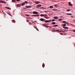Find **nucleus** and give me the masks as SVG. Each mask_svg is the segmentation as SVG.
Here are the masks:
<instances>
[{
	"mask_svg": "<svg viewBox=\"0 0 75 75\" xmlns=\"http://www.w3.org/2000/svg\"><path fill=\"white\" fill-rule=\"evenodd\" d=\"M40 16L41 17H45V16H46V17H47V16H48V15H47V14H40Z\"/></svg>",
	"mask_w": 75,
	"mask_h": 75,
	"instance_id": "nucleus-1",
	"label": "nucleus"
},
{
	"mask_svg": "<svg viewBox=\"0 0 75 75\" xmlns=\"http://www.w3.org/2000/svg\"><path fill=\"white\" fill-rule=\"evenodd\" d=\"M39 20L40 21H45V19H44L42 18H41Z\"/></svg>",
	"mask_w": 75,
	"mask_h": 75,
	"instance_id": "nucleus-2",
	"label": "nucleus"
},
{
	"mask_svg": "<svg viewBox=\"0 0 75 75\" xmlns=\"http://www.w3.org/2000/svg\"><path fill=\"white\" fill-rule=\"evenodd\" d=\"M33 14H38V13L37 12L34 11L33 12Z\"/></svg>",
	"mask_w": 75,
	"mask_h": 75,
	"instance_id": "nucleus-3",
	"label": "nucleus"
},
{
	"mask_svg": "<svg viewBox=\"0 0 75 75\" xmlns=\"http://www.w3.org/2000/svg\"><path fill=\"white\" fill-rule=\"evenodd\" d=\"M51 21V20H47L46 21H45V23H49V22H50Z\"/></svg>",
	"mask_w": 75,
	"mask_h": 75,
	"instance_id": "nucleus-4",
	"label": "nucleus"
},
{
	"mask_svg": "<svg viewBox=\"0 0 75 75\" xmlns=\"http://www.w3.org/2000/svg\"><path fill=\"white\" fill-rule=\"evenodd\" d=\"M0 3H6V2H4L2 1H0Z\"/></svg>",
	"mask_w": 75,
	"mask_h": 75,
	"instance_id": "nucleus-5",
	"label": "nucleus"
},
{
	"mask_svg": "<svg viewBox=\"0 0 75 75\" xmlns=\"http://www.w3.org/2000/svg\"><path fill=\"white\" fill-rule=\"evenodd\" d=\"M41 5L40 4H39L38 5L37 7V8H38V7H41Z\"/></svg>",
	"mask_w": 75,
	"mask_h": 75,
	"instance_id": "nucleus-6",
	"label": "nucleus"
},
{
	"mask_svg": "<svg viewBox=\"0 0 75 75\" xmlns=\"http://www.w3.org/2000/svg\"><path fill=\"white\" fill-rule=\"evenodd\" d=\"M69 6H72V5L71 4V2H69Z\"/></svg>",
	"mask_w": 75,
	"mask_h": 75,
	"instance_id": "nucleus-7",
	"label": "nucleus"
},
{
	"mask_svg": "<svg viewBox=\"0 0 75 75\" xmlns=\"http://www.w3.org/2000/svg\"><path fill=\"white\" fill-rule=\"evenodd\" d=\"M53 11H59V10H58L57 9H53Z\"/></svg>",
	"mask_w": 75,
	"mask_h": 75,
	"instance_id": "nucleus-8",
	"label": "nucleus"
},
{
	"mask_svg": "<svg viewBox=\"0 0 75 75\" xmlns=\"http://www.w3.org/2000/svg\"><path fill=\"white\" fill-rule=\"evenodd\" d=\"M35 4H39V3H40V2H39L38 1H37L35 2Z\"/></svg>",
	"mask_w": 75,
	"mask_h": 75,
	"instance_id": "nucleus-9",
	"label": "nucleus"
},
{
	"mask_svg": "<svg viewBox=\"0 0 75 75\" xmlns=\"http://www.w3.org/2000/svg\"><path fill=\"white\" fill-rule=\"evenodd\" d=\"M31 7V6H26L25 7L26 8H30V7Z\"/></svg>",
	"mask_w": 75,
	"mask_h": 75,
	"instance_id": "nucleus-10",
	"label": "nucleus"
},
{
	"mask_svg": "<svg viewBox=\"0 0 75 75\" xmlns=\"http://www.w3.org/2000/svg\"><path fill=\"white\" fill-rule=\"evenodd\" d=\"M34 17L36 16V17H39V15H33Z\"/></svg>",
	"mask_w": 75,
	"mask_h": 75,
	"instance_id": "nucleus-11",
	"label": "nucleus"
},
{
	"mask_svg": "<svg viewBox=\"0 0 75 75\" xmlns=\"http://www.w3.org/2000/svg\"><path fill=\"white\" fill-rule=\"evenodd\" d=\"M6 8L9 9V10H11V8L9 7H6Z\"/></svg>",
	"mask_w": 75,
	"mask_h": 75,
	"instance_id": "nucleus-12",
	"label": "nucleus"
},
{
	"mask_svg": "<svg viewBox=\"0 0 75 75\" xmlns=\"http://www.w3.org/2000/svg\"><path fill=\"white\" fill-rule=\"evenodd\" d=\"M63 23H64V24H68V23L65 21H63Z\"/></svg>",
	"mask_w": 75,
	"mask_h": 75,
	"instance_id": "nucleus-13",
	"label": "nucleus"
},
{
	"mask_svg": "<svg viewBox=\"0 0 75 75\" xmlns=\"http://www.w3.org/2000/svg\"><path fill=\"white\" fill-rule=\"evenodd\" d=\"M57 26H58V25H53L52 27H57Z\"/></svg>",
	"mask_w": 75,
	"mask_h": 75,
	"instance_id": "nucleus-14",
	"label": "nucleus"
},
{
	"mask_svg": "<svg viewBox=\"0 0 75 75\" xmlns=\"http://www.w3.org/2000/svg\"><path fill=\"white\" fill-rule=\"evenodd\" d=\"M63 28H65V29H68V28L67 27H63Z\"/></svg>",
	"mask_w": 75,
	"mask_h": 75,
	"instance_id": "nucleus-15",
	"label": "nucleus"
},
{
	"mask_svg": "<svg viewBox=\"0 0 75 75\" xmlns=\"http://www.w3.org/2000/svg\"><path fill=\"white\" fill-rule=\"evenodd\" d=\"M44 17L45 18H46V19H48L50 18L49 17H47L46 16H45Z\"/></svg>",
	"mask_w": 75,
	"mask_h": 75,
	"instance_id": "nucleus-16",
	"label": "nucleus"
},
{
	"mask_svg": "<svg viewBox=\"0 0 75 75\" xmlns=\"http://www.w3.org/2000/svg\"><path fill=\"white\" fill-rule=\"evenodd\" d=\"M56 31H57V32H61V31H62V30H56Z\"/></svg>",
	"mask_w": 75,
	"mask_h": 75,
	"instance_id": "nucleus-17",
	"label": "nucleus"
},
{
	"mask_svg": "<svg viewBox=\"0 0 75 75\" xmlns=\"http://www.w3.org/2000/svg\"><path fill=\"white\" fill-rule=\"evenodd\" d=\"M58 18V16H55L54 17V19H57Z\"/></svg>",
	"mask_w": 75,
	"mask_h": 75,
	"instance_id": "nucleus-18",
	"label": "nucleus"
},
{
	"mask_svg": "<svg viewBox=\"0 0 75 75\" xmlns=\"http://www.w3.org/2000/svg\"><path fill=\"white\" fill-rule=\"evenodd\" d=\"M24 4H25V3H22V4H21V5L22 6H24Z\"/></svg>",
	"mask_w": 75,
	"mask_h": 75,
	"instance_id": "nucleus-19",
	"label": "nucleus"
},
{
	"mask_svg": "<svg viewBox=\"0 0 75 75\" xmlns=\"http://www.w3.org/2000/svg\"><path fill=\"white\" fill-rule=\"evenodd\" d=\"M50 8H54V7L52 6H50Z\"/></svg>",
	"mask_w": 75,
	"mask_h": 75,
	"instance_id": "nucleus-20",
	"label": "nucleus"
},
{
	"mask_svg": "<svg viewBox=\"0 0 75 75\" xmlns=\"http://www.w3.org/2000/svg\"><path fill=\"white\" fill-rule=\"evenodd\" d=\"M42 67L43 68H44V67H45V64L44 63H43L42 64Z\"/></svg>",
	"mask_w": 75,
	"mask_h": 75,
	"instance_id": "nucleus-21",
	"label": "nucleus"
},
{
	"mask_svg": "<svg viewBox=\"0 0 75 75\" xmlns=\"http://www.w3.org/2000/svg\"><path fill=\"white\" fill-rule=\"evenodd\" d=\"M62 26H64V27H65V26H66V24H62Z\"/></svg>",
	"mask_w": 75,
	"mask_h": 75,
	"instance_id": "nucleus-22",
	"label": "nucleus"
},
{
	"mask_svg": "<svg viewBox=\"0 0 75 75\" xmlns=\"http://www.w3.org/2000/svg\"><path fill=\"white\" fill-rule=\"evenodd\" d=\"M40 8H42L43 9H46V8H44V7H41Z\"/></svg>",
	"mask_w": 75,
	"mask_h": 75,
	"instance_id": "nucleus-23",
	"label": "nucleus"
},
{
	"mask_svg": "<svg viewBox=\"0 0 75 75\" xmlns=\"http://www.w3.org/2000/svg\"><path fill=\"white\" fill-rule=\"evenodd\" d=\"M12 21L14 23H16V21H15V20H12Z\"/></svg>",
	"mask_w": 75,
	"mask_h": 75,
	"instance_id": "nucleus-24",
	"label": "nucleus"
},
{
	"mask_svg": "<svg viewBox=\"0 0 75 75\" xmlns=\"http://www.w3.org/2000/svg\"><path fill=\"white\" fill-rule=\"evenodd\" d=\"M52 24L53 25H54L55 24V22H52Z\"/></svg>",
	"mask_w": 75,
	"mask_h": 75,
	"instance_id": "nucleus-25",
	"label": "nucleus"
},
{
	"mask_svg": "<svg viewBox=\"0 0 75 75\" xmlns=\"http://www.w3.org/2000/svg\"><path fill=\"white\" fill-rule=\"evenodd\" d=\"M67 15H70V16H71L72 14H71V13H67Z\"/></svg>",
	"mask_w": 75,
	"mask_h": 75,
	"instance_id": "nucleus-26",
	"label": "nucleus"
},
{
	"mask_svg": "<svg viewBox=\"0 0 75 75\" xmlns=\"http://www.w3.org/2000/svg\"><path fill=\"white\" fill-rule=\"evenodd\" d=\"M18 7H20L21 6V5L20 4H18L17 5Z\"/></svg>",
	"mask_w": 75,
	"mask_h": 75,
	"instance_id": "nucleus-27",
	"label": "nucleus"
},
{
	"mask_svg": "<svg viewBox=\"0 0 75 75\" xmlns=\"http://www.w3.org/2000/svg\"><path fill=\"white\" fill-rule=\"evenodd\" d=\"M60 31H62L61 32H62V33H65V31H63L62 30H61Z\"/></svg>",
	"mask_w": 75,
	"mask_h": 75,
	"instance_id": "nucleus-28",
	"label": "nucleus"
},
{
	"mask_svg": "<svg viewBox=\"0 0 75 75\" xmlns=\"http://www.w3.org/2000/svg\"><path fill=\"white\" fill-rule=\"evenodd\" d=\"M12 1L13 2H16V0H12Z\"/></svg>",
	"mask_w": 75,
	"mask_h": 75,
	"instance_id": "nucleus-29",
	"label": "nucleus"
},
{
	"mask_svg": "<svg viewBox=\"0 0 75 75\" xmlns=\"http://www.w3.org/2000/svg\"><path fill=\"white\" fill-rule=\"evenodd\" d=\"M8 14L9 15V16H12V15H11V14H10V13H8Z\"/></svg>",
	"mask_w": 75,
	"mask_h": 75,
	"instance_id": "nucleus-30",
	"label": "nucleus"
},
{
	"mask_svg": "<svg viewBox=\"0 0 75 75\" xmlns=\"http://www.w3.org/2000/svg\"><path fill=\"white\" fill-rule=\"evenodd\" d=\"M62 19H59V21H62Z\"/></svg>",
	"mask_w": 75,
	"mask_h": 75,
	"instance_id": "nucleus-31",
	"label": "nucleus"
},
{
	"mask_svg": "<svg viewBox=\"0 0 75 75\" xmlns=\"http://www.w3.org/2000/svg\"><path fill=\"white\" fill-rule=\"evenodd\" d=\"M56 30H52V31H53V32H55V31Z\"/></svg>",
	"mask_w": 75,
	"mask_h": 75,
	"instance_id": "nucleus-32",
	"label": "nucleus"
},
{
	"mask_svg": "<svg viewBox=\"0 0 75 75\" xmlns=\"http://www.w3.org/2000/svg\"><path fill=\"white\" fill-rule=\"evenodd\" d=\"M54 7H58V5H55Z\"/></svg>",
	"mask_w": 75,
	"mask_h": 75,
	"instance_id": "nucleus-33",
	"label": "nucleus"
},
{
	"mask_svg": "<svg viewBox=\"0 0 75 75\" xmlns=\"http://www.w3.org/2000/svg\"><path fill=\"white\" fill-rule=\"evenodd\" d=\"M25 3H26V4H27L28 3V2L27 1H25Z\"/></svg>",
	"mask_w": 75,
	"mask_h": 75,
	"instance_id": "nucleus-34",
	"label": "nucleus"
},
{
	"mask_svg": "<svg viewBox=\"0 0 75 75\" xmlns=\"http://www.w3.org/2000/svg\"><path fill=\"white\" fill-rule=\"evenodd\" d=\"M26 16H28V17H29V16H30V15L28 14L26 15Z\"/></svg>",
	"mask_w": 75,
	"mask_h": 75,
	"instance_id": "nucleus-35",
	"label": "nucleus"
},
{
	"mask_svg": "<svg viewBox=\"0 0 75 75\" xmlns=\"http://www.w3.org/2000/svg\"><path fill=\"white\" fill-rule=\"evenodd\" d=\"M55 21V19H53L52 20V21Z\"/></svg>",
	"mask_w": 75,
	"mask_h": 75,
	"instance_id": "nucleus-36",
	"label": "nucleus"
},
{
	"mask_svg": "<svg viewBox=\"0 0 75 75\" xmlns=\"http://www.w3.org/2000/svg\"><path fill=\"white\" fill-rule=\"evenodd\" d=\"M44 26H45V27H46L47 26V25H46V24L44 25Z\"/></svg>",
	"mask_w": 75,
	"mask_h": 75,
	"instance_id": "nucleus-37",
	"label": "nucleus"
},
{
	"mask_svg": "<svg viewBox=\"0 0 75 75\" xmlns=\"http://www.w3.org/2000/svg\"><path fill=\"white\" fill-rule=\"evenodd\" d=\"M36 29L37 30V31H38L39 30H38V28H37Z\"/></svg>",
	"mask_w": 75,
	"mask_h": 75,
	"instance_id": "nucleus-38",
	"label": "nucleus"
},
{
	"mask_svg": "<svg viewBox=\"0 0 75 75\" xmlns=\"http://www.w3.org/2000/svg\"><path fill=\"white\" fill-rule=\"evenodd\" d=\"M67 11H70V10H69L68 9L67 10Z\"/></svg>",
	"mask_w": 75,
	"mask_h": 75,
	"instance_id": "nucleus-39",
	"label": "nucleus"
},
{
	"mask_svg": "<svg viewBox=\"0 0 75 75\" xmlns=\"http://www.w3.org/2000/svg\"><path fill=\"white\" fill-rule=\"evenodd\" d=\"M46 27H47V28H48V26L46 25Z\"/></svg>",
	"mask_w": 75,
	"mask_h": 75,
	"instance_id": "nucleus-40",
	"label": "nucleus"
},
{
	"mask_svg": "<svg viewBox=\"0 0 75 75\" xmlns=\"http://www.w3.org/2000/svg\"><path fill=\"white\" fill-rule=\"evenodd\" d=\"M34 28H35L36 29L37 28V27H35V26L34 27Z\"/></svg>",
	"mask_w": 75,
	"mask_h": 75,
	"instance_id": "nucleus-41",
	"label": "nucleus"
},
{
	"mask_svg": "<svg viewBox=\"0 0 75 75\" xmlns=\"http://www.w3.org/2000/svg\"><path fill=\"white\" fill-rule=\"evenodd\" d=\"M60 34L61 35H63V34H62V33H60Z\"/></svg>",
	"mask_w": 75,
	"mask_h": 75,
	"instance_id": "nucleus-42",
	"label": "nucleus"
},
{
	"mask_svg": "<svg viewBox=\"0 0 75 75\" xmlns=\"http://www.w3.org/2000/svg\"><path fill=\"white\" fill-rule=\"evenodd\" d=\"M16 1H20V0H16Z\"/></svg>",
	"mask_w": 75,
	"mask_h": 75,
	"instance_id": "nucleus-43",
	"label": "nucleus"
},
{
	"mask_svg": "<svg viewBox=\"0 0 75 75\" xmlns=\"http://www.w3.org/2000/svg\"><path fill=\"white\" fill-rule=\"evenodd\" d=\"M46 24H47V25H48L49 24L48 23H45Z\"/></svg>",
	"mask_w": 75,
	"mask_h": 75,
	"instance_id": "nucleus-44",
	"label": "nucleus"
},
{
	"mask_svg": "<svg viewBox=\"0 0 75 75\" xmlns=\"http://www.w3.org/2000/svg\"><path fill=\"white\" fill-rule=\"evenodd\" d=\"M73 31H74V32H75V30H73Z\"/></svg>",
	"mask_w": 75,
	"mask_h": 75,
	"instance_id": "nucleus-45",
	"label": "nucleus"
},
{
	"mask_svg": "<svg viewBox=\"0 0 75 75\" xmlns=\"http://www.w3.org/2000/svg\"><path fill=\"white\" fill-rule=\"evenodd\" d=\"M71 17L73 18V17H74V16H71Z\"/></svg>",
	"mask_w": 75,
	"mask_h": 75,
	"instance_id": "nucleus-46",
	"label": "nucleus"
},
{
	"mask_svg": "<svg viewBox=\"0 0 75 75\" xmlns=\"http://www.w3.org/2000/svg\"><path fill=\"white\" fill-rule=\"evenodd\" d=\"M27 22H28V20H27L26 21Z\"/></svg>",
	"mask_w": 75,
	"mask_h": 75,
	"instance_id": "nucleus-47",
	"label": "nucleus"
},
{
	"mask_svg": "<svg viewBox=\"0 0 75 75\" xmlns=\"http://www.w3.org/2000/svg\"><path fill=\"white\" fill-rule=\"evenodd\" d=\"M31 16H34V15H32Z\"/></svg>",
	"mask_w": 75,
	"mask_h": 75,
	"instance_id": "nucleus-48",
	"label": "nucleus"
},
{
	"mask_svg": "<svg viewBox=\"0 0 75 75\" xmlns=\"http://www.w3.org/2000/svg\"><path fill=\"white\" fill-rule=\"evenodd\" d=\"M7 1H8V0H6Z\"/></svg>",
	"mask_w": 75,
	"mask_h": 75,
	"instance_id": "nucleus-49",
	"label": "nucleus"
},
{
	"mask_svg": "<svg viewBox=\"0 0 75 75\" xmlns=\"http://www.w3.org/2000/svg\"><path fill=\"white\" fill-rule=\"evenodd\" d=\"M2 12H3V11H2Z\"/></svg>",
	"mask_w": 75,
	"mask_h": 75,
	"instance_id": "nucleus-50",
	"label": "nucleus"
}]
</instances>
